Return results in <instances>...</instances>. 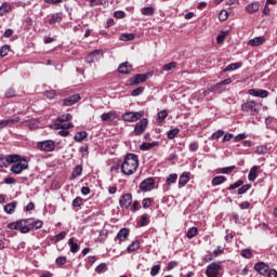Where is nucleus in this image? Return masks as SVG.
I'll return each instance as SVG.
<instances>
[{
    "instance_id": "1",
    "label": "nucleus",
    "mask_w": 277,
    "mask_h": 277,
    "mask_svg": "<svg viewBox=\"0 0 277 277\" xmlns=\"http://www.w3.org/2000/svg\"><path fill=\"white\" fill-rule=\"evenodd\" d=\"M140 168V157L135 154H127L124 156L123 162L121 163V172L126 176H131L135 174Z\"/></svg>"
},
{
    "instance_id": "2",
    "label": "nucleus",
    "mask_w": 277,
    "mask_h": 277,
    "mask_svg": "<svg viewBox=\"0 0 277 277\" xmlns=\"http://www.w3.org/2000/svg\"><path fill=\"white\" fill-rule=\"evenodd\" d=\"M261 107H263V104L258 103L254 100H250L241 104V111L250 114V116H259Z\"/></svg>"
},
{
    "instance_id": "3",
    "label": "nucleus",
    "mask_w": 277,
    "mask_h": 277,
    "mask_svg": "<svg viewBox=\"0 0 277 277\" xmlns=\"http://www.w3.org/2000/svg\"><path fill=\"white\" fill-rule=\"evenodd\" d=\"M31 222V219H25L17 222L9 223L8 228L10 230H19L22 234H27L29 230H31V225H29Z\"/></svg>"
},
{
    "instance_id": "4",
    "label": "nucleus",
    "mask_w": 277,
    "mask_h": 277,
    "mask_svg": "<svg viewBox=\"0 0 277 277\" xmlns=\"http://www.w3.org/2000/svg\"><path fill=\"white\" fill-rule=\"evenodd\" d=\"M220 269H222V262H212L207 266V277H220Z\"/></svg>"
},
{
    "instance_id": "5",
    "label": "nucleus",
    "mask_w": 277,
    "mask_h": 277,
    "mask_svg": "<svg viewBox=\"0 0 277 277\" xmlns=\"http://www.w3.org/2000/svg\"><path fill=\"white\" fill-rule=\"evenodd\" d=\"M37 148L41 150V153H53V150H55V141H41L37 144Z\"/></svg>"
},
{
    "instance_id": "6",
    "label": "nucleus",
    "mask_w": 277,
    "mask_h": 277,
    "mask_svg": "<svg viewBox=\"0 0 277 277\" xmlns=\"http://www.w3.org/2000/svg\"><path fill=\"white\" fill-rule=\"evenodd\" d=\"M141 118H144V110L137 113L128 111L122 115V120L124 122H137Z\"/></svg>"
},
{
    "instance_id": "7",
    "label": "nucleus",
    "mask_w": 277,
    "mask_h": 277,
    "mask_svg": "<svg viewBox=\"0 0 277 277\" xmlns=\"http://www.w3.org/2000/svg\"><path fill=\"white\" fill-rule=\"evenodd\" d=\"M29 169V163L27 162V159L23 158L22 161L15 162L11 167V172L13 174H22L23 170H28Z\"/></svg>"
},
{
    "instance_id": "8",
    "label": "nucleus",
    "mask_w": 277,
    "mask_h": 277,
    "mask_svg": "<svg viewBox=\"0 0 277 277\" xmlns=\"http://www.w3.org/2000/svg\"><path fill=\"white\" fill-rule=\"evenodd\" d=\"M147 127H148V119L143 118L134 127V135L140 136L144 134V131H146Z\"/></svg>"
},
{
    "instance_id": "9",
    "label": "nucleus",
    "mask_w": 277,
    "mask_h": 277,
    "mask_svg": "<svg viewBox=\"0 0 277 277\" xmlns=\"http://www.w3.org/2000/svg\"><path fill=\"white\" fill-rule=\"evenodd\" d=\"M141 192H153L155 189V179L147 177L140 184Z\"/></svg>"
},
{
    "instance_id": "10",
    "label": "nucleus",
    "mask_w": 277,
    "mask_h": 277,
    "mask_svg": "<svg viewBox=\"0 0 277 277\" xmlns=\"http://www.w3.org/2000/svg\"><path fill=\"white\" fill-rule=\"evenodd\" d=\"M130 85H140V83H145L148 81V74H136L130 78Z\"/></svg>"
},
{
    "instance_id": "11",
    "label": "nucleus",
    "mask_w": 277,
    "mask_h": 277,
    "mask_svg": "<svg viewBox=\"0 0 277 277\" xmlns=\"http://www.w3.org/2000/svg\"><path fill=\"white\" fill-rule=\"evenodd\" d=\"M132 202H133V195H131L130 193L122 195L119 199V205L121 209H129Z\"/></svg>"
},
{
    "instance_id": "12",
    "label": "nucleus",
    "mask_w": 277,
    "mask_h": 277,
    "mask_svg": "<svg viewBox=\"0 0 277 277\" xmlns=\"http://www.w3.org/2000/svg\"><path fill=\"white\" fill-rule=\"evenodd\" d=\"M81 101V95L74 94L61 101L63 107H70Z\"/></svg>"
},
{
    "instance_id": "13",
    "label": "nucleus",
    "mask_w": 277,
    "mask_h": 277,
    "mask_svg": "<svg viewBox=\"0 0 277 277\" xmlns=\"http://www.w3.org/2000/svg\"><path fill=\"white\" fill-rule=\"evenodd\" d=\"M103 57V51L95 50L87 55L85 62L87 64H94V62H98Z\"/></svg>"
},
{
    "instance_id": "14",
    "label": "nucleus",
    "mask_w": 277,
    "mask_h": 277,
    "mask_svg": "<svg viewBox=\"0 0 277 277\" xmlns=\"http://www.w3.org/2000/svg\"><path fill=\"white\" fill-rule=\"evenodd\" d=\"M255 272H259L261 276H265L269 272V265L265 264V262H258L254 265Z\"/></svg>"
},
{
    "instance_id": "15",
    "label": "nucleus",
    "mask_w": 277,
    "mask_h": 277,
    "mask_svg": "<svg viewBox=\"0 0 277 277\" xmlns=\"http://www.w3.org/2000/svg\"><path fill=\"white\" fill-rule=\"evenodd\" d=\"M118 71L120 72V75H131V72L133 71V66L129 64V62L122 63L119 65Z\"/></svg>"
},
{
    "instance_id": "16",
    "label": "nucleus",
    "mask_w": 277,
    "mask_h": 277,
    "mask_svg": "<svg viewBox=\"0 0 277 277\" xmlns=\"http://www.w3.org/2000/svg\"><path fill=\"white\" fill-rule=\"evenodd\" d=\"M21 122V117H15L12 119L0 120V129H5V127H12V124H16Z\"/></svg>"
},
{
    "instance_id": "17",
    "label": "nucleus",
    "mask_w": 277,
    "mask_h": 277,
    "mask_svg": "<svg viewBox=\"0 0 277 277\" xmlns=\"http://www.w3.org/2000/svg\"><path fill=\"white\" fill-rule=\"evenodd\" d=\"M103 122H114L118 118L116 111H109L101 115Z\"/></svg>"
},
{
    "instance_id": "18",
    "label": "nucleus",
    "mask_w": 277,
    "mask_h": 277,
    "mask_svg": "<svg viewBox=\"0 0 277 277\" xmlns=\"http://www.w3.org/2000/svg\"><path fill=\"white\" fill-rule=\"evenodd\" d=\"M259 170H261V167L253 166L248 174V180L253 183V181H256L259 179Z\"/></svg>"
},
{
    "instance_id": "19",
    "label": "nucleus",
    "mask_w": 277,
    "mask_h": 277,
    "mask_svg": "<svg viewBox=\"0 0 277 277\" xmlns=\"http://www.w3.org/2000/svg\"><path fill=\"white\" fill-rule=\"evenodd\" d=\"M237 170L236 166H229L224 168H217L215 170L216 174H232V172H235Z\"/></svg>"
},
{
    "instance_id": "20",
    "label": "nucleus",
    "mask_w": 277,
    "mask_h": 277,
    "mask_svg": "<svg viewBox=\"0 0 277 277\" xmlns=\"http://www.w3.org/2000/svg\"><path fill=\"white\" fill-rule=\"evenodd\" d=\"M128 237H129L128 228H121L117 234V239L119 243H122V241H127Z\"/></svg>"
},
{
    "instance_id": "21",
    "label": "nucleus",
    "mask_w": 277,
    "mask_h": 277,
    "mask_svg": "<svg viewBox=\"0 0 277 277\" xmlns=\"http://www.w3.org/2000/svg\"><path fill=\"white\" fill-rule=\"evenodd\" d=\"M12 12V4L3 2L0 6V16H5Z\"/></svg>"
},
{
    "instance_id": "22",
    "label": "nucleus",
    "mask_w": 277,
    "mask_h": 277,
    "mask_svg": "<svg viewBox=\"0 0 277 277\" xmlns=\"http://www.w3.org/2000/svg\"><path fill=\"white\" fill-rule=\"evenodd\" d=\"M259 8H261V4L259 2H253L246 6V12H248V14H254L255 12H259Z\"/></svg>"
},
{
    "instance_id": "23",
    "label": "nucleus",
    "mask_w": 277,
    "mask_h": 277,
    "mask_svg": "<svg viewBox=\"0 0 277 277\" xmlns=\"http://www.w3.org/2000/svg\"><path fill=\"white\" fill-rule=\"evenodd\" d=\"M189 172H184L181 174L180 180H179V185L180 187H185L187 183H189Z\"/></svg>"
},
{
    "instance_id": "24",
    "label": "nucleus",
    "mask_w": 277,
    "mask_h": 277,
    "mask_svg": "<svg viewBox=\"0 0 277 277\" xmlns=\"http://www.w3.org/2000/svg\"><path fill=\"white\" fill-rule=\"evenodd\" d=\"M81 174H83V166L78 164L74 168L71 172V181H75V179H77L78 176H81Z\"/></svg>"
},
{
    "instance_id": "25",
    "label": "nucleus",
    "mask_w": 277,
    "mask_h": 277,
    "mask_svg": "<svg viewBox=\"0 0 277 277\" xmlns=\"http://www.w3.org/2000/svg\"><path fill=\"white\" fill-rule=\"evenodd\" d=\"M250 47H261L265 44V37H255L249 41Z\"/></svg>"
},
{
    "instance_id": "26",
    "label": "nucleus",
    "mask_w": 277,
    "mask_h": 277,
    "mask_svg": "<svg viewBox=\"0 0 277 277\" xmlns=\"http://www.w3.org/2000/svg\"><path fill=\"white\" fill-rule=\"evenodd\" d=\"M150 224V215L147 213L143 214L141 219L137 222V226L143 227V226H148Z\"/></svg>"
},
{
    "instance_id": "27",
    "label": "nucleus",
    "mask_w": 277,
    "mask_h": 277,
    "mask_svg": "<svg viewBox=\"0 0 277 277\" xmlns=\"http://www.w3.org/2000/svg\"><path fill=\"white\" fill-rule=\"evenodd\" d=\"M226 176L217 175L212 179V187H217V185H222V183H226Z\"/></svg>"
},
{
    "instance_id": "28",
    "label": "nucleus",
    "mask_w": 277,
    "mask_h": 277,
    "mask_svg": "<svg viewBox=\"0 0 277 277\" xmlns=\"http://www.w3.org/2000/svg\"><path fill=\"white\" fill-rule=\"evenodd\" d=\"M75 142H83V140H88V133L85 131L77 132L74 136Z\"/></svg>"
},
{
    "instance_id": "29",
    "label": "nucleus",
    "mask_w": 277,
    "mask_h": 277,
    "mask_svg": "<svg viewBox=\"0 0 277 277\" xmlns=\"http://www.w3.org/2000/svg\"><path fill=\"white\" fill-rule=\"evenodd\" d=\"M6 163H18L21 162V155H16V154H13V155H9L6 156V159H5Z\"/></svg>"
},
{
    "instance_id": "30",
    "label": "nucleus",
    "mask_w": 277,
    "mask_h": 277,
    "mask_svg": "<svg viewBox=\"0 0 277 277\" xmlns=\"http://www.w3.org/2000/svg\"><path fill=\"white\" fill-rule=\"evenodd\" d=\"M68 246H70V252L77 254V251L80 249L79 243L75 242V238H69Z\"/></svg>"
},
{
    "instance_id": "31",
    "label": "nucleus",
    "mask_w": 277,
    "mask_h": 277,
    "mask_svg": "<svg viewBox=\"0 0 277 277\" xmlns=\"http://www.w3.org/2000/svg\"><path fill=\"white\" fill-rule=\"evenodd\" d=\"M66 232H61L60 234L55 235L51 239L52 243H60V241H64V239H66Z\"/></svg>"
},
{
    "instance_id": "32",
    "label": "nucleus",
    "mask_w": 277,
    "mask_h": 277,
    "mask_svg": "<svg viewBox=\"0 0 277 277\" xmlns=\"http://www.w3.org/2000/svg\"><path fill=\"white\" fill-rule=\"evenodd\" d=\"M159 143L158 142H153V143H143L140 146V150H153V148H155V146H158Z\"/></svg>"
},
{
    "instance_id": "33",
    "label": "nucleus",
    "mask_w": 277,
    "mask_h": 277,
    "mask_svg": "<svg viewBox=\"0 0 277 277\" xmlns=\"http://www.w3.org/2000/svg\"><path fill=\"white\" fill-rule=\"evenodd\" d=\"M140 248V240H134L131 242V245L127 248V252L131 254V252H137V249Z\"/></svg>"
},
{
    "instance_id": "34",
    "label": "nucleus",
    "mask_w": 277,
    "mask_h": 277,
    "mask_svg": "<svg viewBox=\"0 0 277 277\" xmlns=\"http://www.w3.org/2000/svg\"><path fill=\"white\" fill-rule=\"evenodd\" d=\"M15 210H16V201H13L4 206V211L9 215H12V213H14Z\"/></svg>"
},
{
    "instance_id": "35",
    "label": "nucleus",
    "mask_w": 277,
    "mask_h": 277,
    "mask_svg": "<svg viewBox=\"0 0 277 277\" xmlns=\"http://www.w3.org/2000/svg\"><path fill=\"white\" fill-rule=\"evenodd\" d=\"M56 120H57V122H61V123L70 122V120H72V115L63 114V115H60Z\"/></svg>"
},
{
    "instance_id": "36",
    "label": "nucleus",
    "mask_w": 277,
    "mask_h": 277,
    "mask_svg": "<svg viewBox=\"0 0 277 277\" xmlns=\"http://www.w3.org/2000/svg\"><path fill=\"white\" fill-rule=\"evenodd\" d=\"M29 225H30V230L31 228H36V230H38L39 228H42V226H44V222H42L41 220L34 221V219H31Z\"/></svg>"
},
{
    "instance_id": "37",
    "label": "nucleus",
    "mask_w": 277,
    "mask_h": 277,
    "mask_svg": "<svg viewBox=\"0 0 277 277\" xmlns=\"http://www.w3.org/2000/svg\"><path fill=\"white\" fill-rule=\"evenodd\" d=\"M180 133H181V130L179 128L171 129L168 131L167 137L169 140H174V137H176V135H179Z\"/></svg>"
},
{
    "instance_id": "38",
    "label": "nucleus",
    "mask_w": 277,
    "mask_h": 277,
    "mask_svg": "<svg viewBox=\"0 0 277 277\" xmlns=\"http://www.w3.org/2000/svg\"><path fill=\"white\" fill-rule=\"evenodd\" d=\"M179 66V64L176 62H171L168 64H164L162 67V70H164L166 72H170V70H174V68H176Z\"/></svg>"
},
{
    "instance_id": "39",
    "label": "nucleus",
    "mask_w": 277,
    "mask_h": 277,
    "mask_svg": "<svg viewBox=\"0 0 277 277\" xmlns=\"http://www.w3.org/2000/svg\"><path fill=\"white\" fill-rule=\"evenodd\" d=\"M141 12L143 16H153V14H155V9L153 6H145Z\"/></svg>"
},
{
    "instance_id": "40",
    "label": "nucleus",
    "mask_w": 277,
    "mask_h": 277,
    "mask_svg": "<svg viewBox=\"0 0 277 277\" xmlns=\"http://www.w3.org/2000/svg\"><path fill=\"white\" fill-rule=\"evenodd\" d=\"M50 25H55L56 23H62V15L60 13L53 14L49 21Z\"/></svg>"
},
{
    "instance_id": "41",
    "label": "nucleus",
    "mask_w": 277,
    "mask_h": 277,
    "mask_svg": "<svg viewBox=\"0 0 277 277\" xmlns=\"http://www.w3.org/2000/svg\"><path fill=\"white\" fill-rule=\"evenodd\" d=\"M241 66V63H232L224 69V72H228L230 70H238V68H240Z\"/></svg>"
},
{
    "instance_id": "42",
    "label": "nucleus",
    "mask_w": 277,
    "mask_h": 277,
    "mask_svg": "<svg viewBox=\"0 0 277 277\" xmlns=\"http://www.w3.org/2000/svg\"><path fill=\"white\" fill-rule=\"evenodd\" d=\"M157 116V122L161 123L168 118V110H160Z\"/></svg>"
},
{
    "instance_id": "43",
    "label": "nucleus",
    "mask_w": 277,
    "mask_h": 277,
    "mask_svg": "<svg viewBox=\"0 0 277 277\" xmlns=\"http://www.w3.org/2000/svg\"><path fill=\"white\" fill-rule=\"evenodd\" d=\"M176 179H179V175L176 173L170 174L166 181L167 185L170 187V185L176 183Z\"/></svg>"
},
{
    "instance_id": "44",
    "label": "nucleus",
    "mask_w": 277,
    "mask_h": 277,
    "mask_svg": "<svg viewBox=\"0 0 277 277\" xmlns=\"http://www.w3.org/2000/svg\"><path fill=\"white\" fill-rule=\"evenodd\" d=\"M252 189V184H246L242 185L239 189H238V196H243V194H246V192Z\"/></svg>"
},
{
    "instance_id": "45",
    "label": "nucleus",
    "mask_w": 277,
    "mask_h": 277,
    "mask_svg": "<svg viewBox=\"0 0 277 277\" xmlns=\"http://www.w3.org/2000/svg\"><path fill=\"white\" fill-rule=\"evenodd\" d=\"M120 40H122L123 42H129L131 40H135V35L133 34H122L120 37Z\"/></svg>"
},
{
    "instance_id": "46",
    "label": "nucleus",
    "mask_w": 277,
    "mask_h": 277,
    "mask_svg": "<svg viewBox=\"0 0 277 277\" xmlns=\"http://www.w3.org/2000/svg\"><path fill=\"white\" fill-rule=\"evenodd\" d=\"M68 259L66 256H58L56 260H55V264L57 265V267H62L64 265H66Z\"/></svg>"
},
{
    "instance_id": "47",
    "label": "nucleus",
    "mask_w": 277,
    "mask_h": 277,
    "mask_svg": "<svg viewBox=\"0 0 277 277\" xmlns=\"http://www.w3.org/2000/svg\"><path fill=\"white\" fill-rule=\"evenodd\" d=\"M8 53H10V45L4 44L0 48V57H6Z\"/></svg>"
},
{
    "instance_id": "48",
    "label": "nucleus",
    "mask_w": 277,
    "mask_h": 277,
    "mask_svg": "<svg viewBox=\"0 0 277 277\" xmlns=\"http://www.w3.org/2000/svg\"><path fill=\"white\" fill-rule=\"evenodd\" d=\"M196 235H198V227H192L188 229L186 236L188 237V239H194V237H196Z\"/></svg>"
},
{
    "instance_id": "49",
    "label": "nucleus",
    "mask_w": 277,
    "mask_h": 277,
    "mask_svg": "<svg viewBox=\"0 0 277 277\" xmlns=\"http://www.w3.org/2000/svg\"><path fill=\"white\" fill-rule=\"evenodd\" d=\"M81 205H83V198H81V197H76V198L72 200V203H71V206L74 207V209H77V208L81 207Z\"/></svg>"
},
{
    "instance_id": "50",
    "label": "nucleus",
    "mask_w": 277,
    "mask_h": 277,
    "mask_svg": "<svg viewBox=\"0 0 277 277\" xmlns=\"http://www.w3.org/2000/svg\"><path fill=\"white\" fill-rule=\"evenodd\" d=\"M159 272H161V265L156 264L150 269V276L153 277L158 276Z\"/></svg>"
},
{
    "instance_id": "51",
    "label": "nucleus",
    "mask_w": 277,
    "mask_h": 277,
    "mask_svg": "<svg viewBox=\"0 0 277 277\" xmlns=\"http://www.w3.org/2000/svg\"><path fill=\"white\" fill-rule=\"evenodd\" d=\"M243 185V180H238L236 183L228 186V190L237 189Z\"/></svg>"
},
{
    "instance_id": "52",
    "label": "nucleus",
    "mask_w": 277,
    "mask_h": 277,
    "mask_svg": "<svg viewBox=\"0 0 277 277\" xmlns=\"http://www.w3.org/2000/svg\"><path fill=\"white\" fill-rule=\"evenodd\" d=\"M228 34L227 32H224V31H222L221 34H219L217 35V37H216V42H217V44H223L224 43V40H226V36H227Z\"/></svg>"
},
{
    "instance_id": "53",
    "label": "nucleus",
    "mask_w": 277,
    "mask_h": 277,
    "mask_svg": "<svg viewBox=\"0 0 277 277\" xmlns=\"http://www.w3.org/2000/svg\"><path fill=\"white\" fill-rule=\"evenodd\" d=\"M240 254L243 259H252L253 256L252 250L250 249H243Z\"/></svg>"
},
{
    "instance_id": "54",
    "label": "nucleus",
    "mask_w": 277,
    "mask_h": 277,
    "mask_svg": "<svg viewBox=\"0 0 277 277\" xmlns=\"http://www.w3.org/2000/svg\"><path fill=\"white\" fill-rule=\"evenodd\" d=\"M227 19H228V11L222 10L219 14V21L223 23L224 21H227Z\"/></svg>"
},
{
    "instance_id": "55",
    "label": "nucleus",
    "mask_w": 277,
    "mask_h": 277,
    "mask_svg": "<svg viewBox=\"0 0 277 277\" xmlns=\"http://www.w3.org/2000/svg\"><path fill=\"white\" fill-rule=\"evenodd\" d=\"M144 90H145L144 87H138V88L134 89V90L131 92V96H140V94H143V93H144Z\"/></svg>"
},
{
    "instance_id": "56",
    "label": "nucleus",
    "mask_w": 277,
    "mask_h": 277,
    "mask_svg": "<svg viewBox=\"0 0 277 277\" xmlns=\"http://www.w3.org/2000/svg\"><path fill=\"white\" fill-rule=\"evenodd\" d=\"M14 96H16V90H14L13 88H10L5 91L6 98H14Z\"/></svg>"
},
{
    "instance_id": "57",
    "label": "nucleus",
    "mask_w": 277,
    "mask_h": 277,
    "mask_svg": "<svg viewBox=\"0 0 277 277\" xmlns=\"http://www.w3.org/2000/svg\"><path fill=\"white\" fill-rule=\"evenodd\" d=\"M143 209H150V205H153V199L144 198L142 201Z\"/></svg>"
},
{
    "instance_id": "58",
    "label": "nucleus",
    "mask_w": 277,
    "mask_h": 277,
    "mask_svg": "<svg viewBox=\"0 0 277 277\" xmlns=\"http://www.w3.org/2000/svg\"><path fill=\"white\" fill-rule=\"evenodd\" d=\"M107 269V264L101 263L100 265L96 266L95 272L96 274H103Z\"/></svg>"
},
{
    "instance_id": "59",
    "label": "nucleus",
    "mask_w": 277,
    "mask_h": 277,
    "mask_svg": "<svg viewBox=\"0 0 277 277\" xmlns=\"http://www.w3.org/2000/svg\"><path fill=\"white\" fill-rule=\"evenodd\" d=\"M222 135H224V130H219L211 135L210 140H220Z\"/></svg>"
},
{
    "instance_id": "60",
    "label": "nucleus",
    "mask_w": 277,
    "mask_h": 277,
    "mask_svg": "<svg viewBox=\"0 0 277 277\" xmlns=\"http://www.w3.org/2000/svg\"><path fill=\"white\" fill-rule=\"evenodd\" d=\"M28 129H30V131H36V129H38V120H30L28 122Z\"/></svg>"
},
{
    "instance_id": "61",
    "label": "nucleus",
    "mask_w": 277,
    "mask_h": 277,
    "mask_svg": "<svg viewBox=\"0 0 277 277\" xmlns=\"http://www.w3.org/2000/svg\"><path fill=\"white\" fill-rule=\"evenodd\" d=\"M174 267H179V262L176 261H171L168 263L167 265V271L168 272H172V269H174Z\"/></svg>"
},
{
    "instance_id": "62",
    "label": "nucleus",
    "mask_w": 277,
    "mask_h": 277,
    "mask_svg": "<svg viewBox=\"0 0 277 277\" xmlns=\"http://www.w3.org/2000/svg\"><path fill=\"white\" fill-rule=\"evenodd\" d=\"M224 247L222 246H219L214 251H213V255L215 258L220 256V254H224Z\"/></svg>"
},
{
    "instance_id": "63",
    "label": "nucleus",
    "mask_w": 277,
    "mask_h": 277,
    "mask_svg": "<svg viewBox=\"0 0 277 277\" xmlns=\"http://www.w3.org/2000/svg\"><path fill=\"white\" fill-rule=\"evenodd\" d=\"M90 8H96V5H103V0H90Z\"/></svg>"
},
{
    "instance_id": "64",
    "label": "nucleus",
    "mask_w": 277,
    "mask_h": 277,
    "mask_svg": "<svg viewBox=\"0 0 277 277\" xmlns=\"http://www.w3.org/2000/svg\"><path fill=\"white\" fill-rule=\"evenodd\" d=\"M55 90H50V91H45L44 92V96H47V98H55Z\"/></svg>"
}]
</instances>
